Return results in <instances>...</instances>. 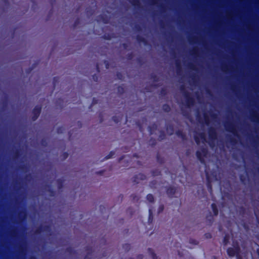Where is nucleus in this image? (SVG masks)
<instances>
[{"label": "nucleus", "mask_w": 259, "mask_h": 259, "mask_svg": "<svg viewBox=\"0 0 259 259\" xmlns=\"http://www.w3.org/2000/svg\"><path fill=\"white\" fill-rule=\"evenodd\" d=\"M237 252V249L233 250L232 248H229L228 250V253L230 256H234Z\"/></svg>", "instance_id": "obj_1"}, {"label": "nucleus", "mask_w": 259, "mask_h": 259, "mask_svg": "<svg viewBox=\"0 0 259 259\" xmlns=\"http://www.w3.org/2000/svg\"><path fill=\"white\" fill-rule=\"evenodd\" d=\"M147 198L148 200H149L150 202H152L153 200V197L151 194L148 195L147 196Z\"/></svg>", "instance_id": "obj_2"}, {"label": "nucleus", "mask_w": 259, "mask_h": 259, "mask_svg": "<svg viewBox=\"0 0 259 259\" xmlns=\"http://www.w3.org/2000/svg\"><path fill=\"white\" fill-rule=\"evenodd\" d=\"M214 213L216 214L217 213V212H215V211L214 210Z\"/></svg>", "instance_id": "obj_3"}]
</instances>
